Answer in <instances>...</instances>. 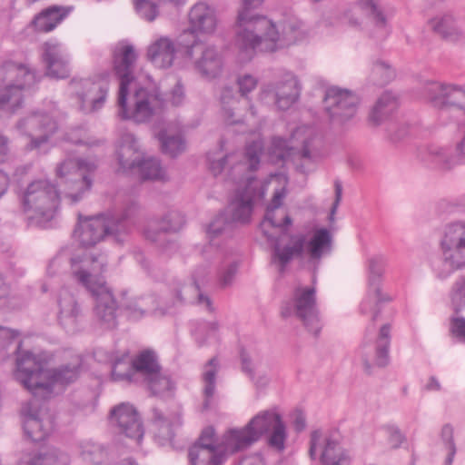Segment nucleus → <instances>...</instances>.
<instances>
[{"mask_svg":"<svg viewBox=\"0 0 465 465\" xmlns=\"http://www.w3.org/2000/svg\"><path fill=\"white\" fill-rule=\"evenodd\" d=\"M440 257L432 264L440 279H447L465 269V222L448 224L440 242Z\"/></svg>","mask_w":465,"mask_h":465,"instance_id":"9","label":"nucleus"},{"mask_svg":"<svg viewBox=\"0 0 465 465\" xmlns=\"http://www.w3.org/2000/svg\"><path fill=\"white\" fill-rule=\"evenodd\" d=\"M450 332L453 336L465 341V318L454 317L450 320Z\"/></svg>","mask_w":465,"mask_h":465,"instance_id":"60","label":"nucleus"},{"mask_svg":"<svg viewBox=\"0 0 465 465\" xmlns=\"http://www.w3.org/2000/svg\"><path fill=\"white\" fill-rule=\"evenodd\" d=\"M66 140L70 143L77 145H86V146H96L101 144L103 142L101 140L93 139L88 135L86 130L76 129L71 130L66 134Z\"/></svg>","mask_w":465,"mask_h":465,"instance_id":"56","label":"nucleus"},{"mask_svg":"<svg viewBox=\"0 0 465 465\" xmlns=\"http://www.w3.org/2000/svg\"><path fill=\"white\" fill-rule=\"evenodd\" d=\"M185 223L184 217L179 212H170L161 220L150 219L143 229L144 237L153 242L165 240L167 232L181 230Z\"/></svg>","mask_w":465,"mask_h":465,"instance_id":"29","label":"nucleus"},{"mask_svg":"<svg viewBox=\"0 0 465 465\" xmlns=\"http://www.w3.org/2000/svg\"><path fill=\"white\" fill-rule=\"evenodd\" d=\"M68 15V11L60 6H51L35 16L33 23L39 32L54 30Z\"/></svg>","mask_w":465,"mask_h":465,"instance_id":"39","label":"nucleus"},{"mask_svg":"<svg viewBox=\"0 0 465 465\" xmlns=\"http://www.w3.org/2000/svg\"><path fill=\"white\" fill-rule=\"evenodd\" d=\"M229 434H230V430L223 434L221 442L216 443L214 430L213 428L209 427V428L204 429L202 431L200 437L197 439V440L192 446H198L200 448H209V449L221 448L223 450V452H230V454H232V453L239 451L240 450H232L230 448V444H229L230 440H228Z\"/></svg>","mask_w":465,"mask_h":465,"instance_id":"43","label":"nucleus"},{"mask_svg":"<svg viewBox=\"0 0 465 465\" xmlns=\"http://www.w3.org/2000/svg\"><path fill=\"white\" fill-rule=\"evenodd\" d=\"M110 420L120 432L139 445L143 437V428L136 410L130 404L122 403L111 411Z\"/></svg>","mask_w":465,"mask_h":465,"instance_id":"27","label":"nucleus"},{"mask_svg":"<svg viewBox=\"0 0 465 465\" xmlns=\"http://www.w3.org/2000/svg\"><path fill=\"white\" fill-rule=\"evenodd\" d=\"M358 5L375 26L373 37L381 40L386 38L391 32L389 15L382 7L381 0H360Z\"/></svg>","mask_w":465,"mask_h":465,"instance_id":"31","label":"nucleus"},{"mask_svg":"<svg viewBox=\"0 0 465 465\" xmlns=\"http://www.w3.org/2000/svg\"><path fill=\"white\" fill-rule=\"evenodd\" d=\"M144 381L153 394L162 397L171 396L175 389V384L172 379L168 375L162 373L161 371L146 378Z\"/></svg>","mask_w":465,"mask_h":465,"instance_id":"44","label":"nucleus"},{"mask_svg":"<svg viewBox=\"0 0 465 465\" xmlns=\"http://www.w3.org/2000/svg\"><path fill=\"white\" fill-rule=\"evenodd\" d=\"M17 131L30 139L26 147L29 150H38L49 142L57 131V123L47 114L34 112L16 124Z\"/></svg>","mask_w":465,"mask_h":465,"instance_id":"19","label":"nucleus"},{"mask_svg":"<svg viewBox=\"0 0 465 465\" xmlns=\"http://www.w3.org/2000/svg\"><path fill=\"white\" fill-rule=\"evenodd\" d=\"M65 260L66 257L62 252L55 256L54 258H53L48 264L47 274L49 276H54L58 272Z\"/></svg>","mask_w":465,"mask_h":465,"instance_id":"61","label":"nucleus"},{"mask_svg":"<svg viewBox=\"0 0 465 465\" xmlns=\"http://www.w3.org/2000/svg\"><path fill=\"white\" fill-rule=\"evenodd\" d=\"M184 97L183 86L177 83L170 94L168 98L173 105H179Z\"/></svg>","mask_w":465,"mask_h":465,"instance_id":"62","label":"nucleus"},{"mask_svg":"<svg viewBox=\"0 0 465 465\" xmlns=\"http://www.w3.org/2000/svg\"><path fill=\"white\" fill-rule=\"evenodd\" d=\"M24 430L35 442H39L54 430V420L47 409L34 399L23 408Z\"/></svg>","mask_w":465,"mask_h":465,"instance_id":"23","label":"nucleus"},{"mask_svg":"<svg viewBox=\"0 0 465 465\" xmlns=\"http://www.w3.org/2000/svg\"><path fill=\"white\" fill-rule=\"evenodd\" d=\"M112 378L115 381L132 382L136 381L132 361H129L127 357L116 360L113 364Z\"/></svg>","mask_w":465,"mask_h":465,"instance_id":"48","label":"nucleus"},{"mask_svg":"<svg viewBox=\"0 0 465 465\" xmlns=\"http://www.w3.org/2000/svg\"><path fill=\"white\" fill-rule=\"evenodd\" d=\"M58 320L65 327L74 325L82 313L74 295L67 289L60 290L57 297Z\"/></svg>","mask_w":465,"mask_h":465,"instance_id":"34","label":"nucleus"},{"mask_svg":"<svg viewBox=\"0 0 465 465\" xmlns=\"http://www.w3.org/2000/svg\"><path fill=\"white\" fill-rule=\"evenodd\" d=\"M27 465H71V458L59 449L50 448L33 453Z\"/></svg>","mask_w":465,"mask_h":465,"instance_id":"40","label":"nucleus"},{"mask_svg":"<svg viewBox=\"0 0 465 465\" xmlns=\"http://www.w3.org/2000/svg\"><path fill=\"white\" fill-rule=\"evenodd\" d=\"M35 83V75L29 68L13 62L0 69V111L14 114L24 101L23 91Z\"/></svg>","mask_w":465,"mask_h":465,"instance_id":"10","label":"nucleus"},{"mask_svg":"<svg viewBox=\"0 0 465 465\" xmlns=\"http://www.w3.org/2000/svg\"><path fill=\"white\" fill-rule=\"evenodd\" d=\"M74 279L83 285L94 298V314L102 326L114 329L116 322V301L106 285L102 273L107 265L104 254L85 255L70 258Z\"/></svg>","mask_w":465,"mask_h":465,"instance_id":"5","label":"nucleus"},{"mask_svg":"<svg viewBox=\"0 0 465 465\" xmlns=\"http://www.w3.org/2000/svg\"><path fill=\"white\" fill-rule=\"evenodd\" d=\"M254 29L260 34L254 38L250 53L245 55L252 57L255 52L272 53L304 39L307 35L304 25L295 16H289L275 23L272 19H259Z\"/></svg>","mask_w":465,"mask_h":465,"instance_id":"8","label":"nucleus"},{"mask_svg":"<svg viewBox=\"0 0 465 465\" xmlns=\"http://www.w3.org/2000/svg\"><path fill=\"white\" fill-rule=\"evenodd\" d=\"M114 70L120 80L118 94V115L124 120L143 124L158 114L164 101L161 94L145 88H137L129 95L131 85L134 82V68L137 54L133 45L119 43L113 53Z\"/></svg>","mask_w":465,"mask_h":465,"instance_id":"3","label":"nucleus"},{"mask_svg":"<svg viewBox=\"0 0 465 465\" xmlns=\"http://www.w3.org/2000/svg\"><path fill=\"white\" fill-rule=\"evenodd\" d=\"M230 452H223L221 448L209 449L191 446L188 457L192 465H223Z\"/></svg>","mask_w":465,"mask_h":465,"instance_id":"38","label":"nucleus"},{"mask_svg":"<svg viewBox=\"0 0 465 465\" xmlns=\"http://www.w3.org/2000/svg\"><path fill=\"white\" fill-rule=\"evenodd\" d=\"M301 94V85L297 77L292 73H285L282 77L263 85L260 92V100L273 104L277 109L285 111L291 108Z\"/></svg>","mask_w":465,"mask_h":465,"instance_id":"17","label":"nucleus"},{"mask_svg":"<svg viewBox=\"0 0 465 465\" xmlns=\"http://www.w3.org/2000/svg\"><path fill=\"white\" fill-rule=\"evenodd\" d=\"M222 114L224 121L228 124H233L239 122L235 118V104L238 103L237 98L234 96L232 87H224L221 94Z\"/></svg>","mask_w":465,"mask_h":465,"instance_id":"50","label":"nucleus"},{"mask_svg":"<svg viewBox=\"0 0 465 465\" xmlns=\"http://www.w3.org/2000/svg\"><path fill=\"white\" fill-rule=\"evenodd\" d=\"M97 168L94 160L84 158H67L56 167V175L66 186L65 196L75 203L93 184L91 174Z\"/></svg>","mask_w":465,"mask_h":465,"instance_id":"13","label":"nucleus"},{"mask_svg":"<svg viewBox=\"0 0 465 465\" xmlns=\"http://www.w3.org/2000/svg\"><path fill=\"white\" fill-rule=\"evenodd\" d=\"M263 0H242V6L238 11L236 22L235 45L244 54L250 53L254 38L259 33L254 29V25L259 19H269L263 15H252V10L259 7Z\"/></svg>","mask_w":465,"mask_h":465,"instance_id":"22","label":"nucleus"},{"mask_svg":"<svg viewBox=\"0 0 465 465\" xmlns=\"http://www.w3.org/2000/svg\"><path fill=\"white\" fill-rule=\"evenodd\" d=\"M281 314L284 318L297 319L313 337H318L323 327L317 306L316 289L313 286L296 287L292 298L282 304Z\"/></svg>","mask_w":465,"mask_h":465,"instance_id":"11","label":"nucleus"},{"mask_svg":"<svg viewBox=\"0 0 465 465\" xmlns=\"http://www.w3.org/2000/svg\"><path fill=\"white\" fill-rule=\"evenodd\" d=\"M218 369L219 363L217 358L215 357L210 359L204 366V371L203 372V381L204 382V410H207L211 406V401L215 391V379Z\"/></svg>","mask_w":465,"mask_h":465,"instance_id":"42","label":"nucleus"},{"mask_svg":"<svg viewBox=\"0 0 465 465\" xmlns=\"http://www.w3.org/2000/svg\"><path fill=\"white\" fill-rule=\"evenodd\" d=\"M157 137L162 152L171 157H175L185 150V141L181 134L168 135L166 131H161Z\"/></svg>","mask_w":465,"mask_h":465,"instance_id":"45","label":"nucleus"},{"mask_svg":"<svg viewBox=\"0 0 465 465\" xmlns=\"http://www.w3.org/2000/svg\"><path fill=\"white\" fill-rule=\"evenodd\" d=\"M232 223L228 221L223 213L218 214L208 225L206 229L207 237L211 244H215L214 241L219 238H225L230 235Z\"/></svg>","mask_w":465,"mask_h":465,"instance_id":"46","label":"nucleus"},{"mask_svg":"<svg viewBox=\"0 0 465 465\" xmlns=\"http://www.w3.org/2000/svg\"><path fill=\"white\" fill-rule=\"evenodd\" d=\"M450 299L456 312L465 307V275L457 279L452 284Z\"/></svg>","mask_w":465,"mask_h":465,"instance_id":"52","label":"nucleus"},{"mask_svg":"<svg viewBox=\"0 0 465 465\" xmlns=\"http://www.w3.org/2000/svg\"><path fill=\"white\" fill-rule=\"evenodd\" d=\"M206 275L207 271L205 268L197 269L193 275V283L183 284L176 290L177 302H192L193 299H196L199 306L203 307L206 312L213 313L215 309L211 298L200 292V281Z\"/></svg>","mask_w":465,"mask_h":465,"instance_id":"30","label":"nucleus"},{"mask_svg":"<svg viewBox=\"0 0 465 465\" xmlns=\"http://www.w3.org/2000/svg\"><path fill=\"white\" fill-rule=\"evenodd\" d=\"M153 302L151 296L134 298L126 302L124 310L131 319L137 320L153 309Z\"/></svg>","mask_w":465,"mask_h":465,"instance_id":"47","label":"nucleus"},{"mask_svg":"<svg viewBox=\"0 0 465 465\" xmlns=\"http://www.w3.org/2000/svg\"><path fill=\"white\" fill-rule=\"evenodd\" d=\"M395 76L394 70L385 61L377 60L373 63L370 74V81L378 85L390 83Z\"/></svg>","mask_w":465,"mask_h":465,"instance_id":"49","label":"nucleus"},{"mask_svg":"<svg viewBox=\"0 0 465 465\" xmlns=\"http://www.w3.org/2000/svg\"><path fill=\"white\" fill-rule=\"evenodd\" d=\"M391 344V326L384 324L381 327L375 341L365 340L359 349L365 371L371 373L373 366L385 367L389 364V349Z\"/></svg>","mask_w":465,"mask_h":465,"instance_id":"25","label":"nucleus"},{"mask_svg":"<svg viewBox=\"0 0 465 465\" xmlns=\"http://www.w3.org/2000/svg\"><path fill=\"white\" fill-rule=\"evenodd\" d=\"M384 268L385 262L381 257L369 259V290L366 298L361 303V312L362 314H370L372 322L378 319L381 305L392 300L391 295L382 292L381 289Z\"/></svg>","mask_w":465,"mask_h":465,"instance_id":"20","label":"nucleus"},{"mask_svg":"<svg viewBox=\"0 0 465 465\" xmlns=\"http://www.w3.org/2000/svg\"><path fill=\"white\" fill-rule=\"evenodd\" d=\"M119 168L124 173L137 168L142 180H166L165 170L158 159L149 157L139 160V144L136 137L128 132L121 134L116 151Z\"/></svg>","mask_w":465,"mask_h":465,"instance_id":"12","label":"nucleus"},{"mask_svg":"<svg viewBox=\"0 0 465 465\" xmlns=\"http://www.w3.org/2000/svg\"><path fill=\"white\" fill-rule=\"evenodd\" d=\"M132 362L136 377L141 376L143 380L160 371L156 355L150 350L141 351Z\"/></svg>","mask_w":465,"mask_h":465,"instance_id":"41","label":"nucleus"},{"mask_svg":"<svg viewBox=\"0 0 465 465\" xmlns=\"http://www.w3.org/2000/svg\"><path fill=\"white\" fill-rule=\"evenodd\" d=\"M309 455L312 460L319 457L322 465H351V452L339 440L332 436H323L322 431L311 433Z\"/></svg>","mask_w":465,"mask_h":465,"instance_id":"16","label":"nucleus"},{"mask_svg":"<svg viewBox=\"0 0 465 465\" xmlns=\"http://www.w3.org/2000/svg\"><path fill=\"white\" fill-rule=\"evenodd\" d=\"M70 88L77 99L79 109L84 114H91L102 108L106 101L108 75L94 79L74 78L70 82Z\"/></svg>","mask_w":465,"mask_h":465,"instance_id":"15","label":"nucleus"},{"mask_svg":"<svg viewBox=\"0 0 465 465\" xmlns=\"http://www.w3.org/2000/svg\"><path fill=\"white\" fill-rule=\"evenodd\" d=\"M175 46L168 37H160L147 49L148 59L159 68L170 67L175 57Z\"/></svg>","mask_w":465,"mask_h":465,"instance_id":"33","label":"nucleus"},{"mask_svg":"<svg viewBox=\"0 0 465 465\" xmlns=\"http://www.w3.org/2000/svg\"><path fill=\"white\" fill-rule=\"evenodd\" d=\"M398 107V99L391 92H384L371 107L369 122L373 126L381 124Z\"/></svg>","mask_w":465,"mask_h":465,"instance_id":"36","label":"nucleus"},{"mask_svg":"<svg viewBox=\"0 0 465 465\" xmlns=\"http://www.w3.org/2000/svg\"><path fill=\"white\" fill-rule=\"evenodd\" d=\"M187 53L193 60L194 70L200 75L208 80L215 79L221 75L223 60L215 46L195 42Z\"/></svg>","mask_w":465,"mask_h":465,"instance_id":"26","label":"nucleus"},{"mask_svg":"<svg viewBox=\"0 0 465 465\" xmlns=\"http://www.w3.org/2000/svg\"><path fill=\"white\" fill-rule=\"evenodd\" d=\"M15 351V378L34 396L45 398L55 386H66L80 376L82 360L78 355H74L70 362L51 369L52 355L46 352L35 354L22 349L21 342Z\"/></svg>","mask_w":465,"mask_h":465,"instance_id":"4","label":"nucleus"},{"mask_svg":"<svg viewBox=\"0 0 465 465\" xmlns=\"http://www.w3.org/2000/svg\"><path fill=\"white\" fill-rule=\"evenodd\" d=\"M140 211L139 203L134 199L126 200L120 213H100L82 220L74 231V238L84 247H91L111 237L117 243H124L136 225Z\"/></svg>","mask_w":465,"mask_h":465,"instance_id":"6","label":"nucleus"},{"mask_svg":"<svg viewBox=\"0 0 465 465\" xmlns=\"http://www.w3.org/2000/svg\"><path fill=\"white\" fill-rule=\"evenodd\" d=\"M262 150V142L257 140L248 144L244 153L235 152L218 157L208 154L209 168L214 176L225 173L226 178L234 183L245 182L244 188L235 192L228 206L232 222L248 223L254 203L265 196L267 183L251 174L260 165Z\"/></svg>","mask_w":465,"mask_h":465,"instance_id":"2","label":"nucleus"},{"mask_svg":"<svg viewBox=\"0 0 465 465\" xmlns=\"http://www.w3.org/2000/svg\"><path fill=\"white\" fill-rule=\"evenodd\" d=\"M80 453L84 460L94 464L102 463L106 457V451L104 447L92 441L83 442Z\"/></svg>","mask_w":465,"mask_h":465,"instance_id":"51","label":"nucleus"},{"mask_svg":"<svg viewBox=\"0 0 465 465\" xmlns=\"http://www.w3.org/2000/svg\"><path fill=\"white\" fill-rule=\"evenodd\" d=\"M238 270V262L228 261L219 270V282L221 287L226 288L232 285Z\"/></svg>","mask_w":465,"mask_h":465,"instance_id":"55","label":"nucleus"},{"mask_svg":"<svg viewBox=\"0 0 465 465\" xmlns=\"http://www.w3.org/2000/svg\"><path fill=\"white\" fill-rule=\"evenodd\" d=\"M43 61L45 74L55 79H64L70 73V59L66 50L59 43L46 42L43 45Z\"/></svg>","mask_w":465,"mask_h":465,"instance_id":"28","label":"nucleus"},{"mask_svg":"<svg viewBox=\"0 0 465 465\" xmlns=\"http://www.w3.org/2000/svg\"><path fill=\"white\" fill-rule=\"evenodd\" d=\"M267 435V444L282 452L285 450L287 427L276 409L262 411L242 429H231L229 434L232 450H244Z\"/></svg>","mask_w":465,"mask_h":465,"instance_id":"7","label":"nucleus"},{"mask_svg":"<svg viewBox=\"0 0 465 465\" xmlns=\"http://www.w3.org/2000/svg\"><path fill=\"white\" fill-rule=\"evenodd\" d=\"M285 196V188L281 187L274 191L261 223L263 235L273 244L272 263L277 266L280 273L284 272L292 260L302 257L305 252L310 261L319 262L323 256L331 252L332 245L331 233L326 228L315 230L309 241L306 234L300 232L291 234L288 242L284 245L281 244L287 232V227L292 224V219L287 213L277 211Z\"/></svg>","mask_w":465,"mask_h":465,"instance_id":"1","label":"nucleus"},{"mask_svg":"<svg viewBox=\"0 0 465 465\" xmlns=\"http://www.w3.org/2000/svg\"><path fill=\"white\" fill-rule=\"evenodd\" d=\"M134 4L138 15L147 22L154 21L159 15L157 4L151 0H134Z\"/></svg>","mask_w":465,"mask_h":465,"instance_id":"53","label":"nucleus"},{"mask_svg":"<svg viewBox=\"0 0 465 465\" xmlns=\"http://www.w3.org/2000/svg\"><path fill=\"white\" fill-rule=\"evenodd\" d=\"M240 465H265V460L261 454L254 453L243 458Z\"/></svg>","mask_w":465,"mask_h":465,"instance_id":"64","label":"nucleus"},{"mask_svg":"<svg viewBox=\"0 0 465 465\" xmlns=\"http://www.w3.org/2000/svg\"><path fill=\"white\" fill-rule=\"evenodd\" d=\"M58 203L59 195L55 186L48 180L42 179L29 183L22 199L24 212L37 223L53 219Z\"/></svg>","mask_w":465,"mask_h":465,"instance_id":"14","label":"nucleus"},{"mask_svg":"<svg viewBox=\"0 0 465 465\" xmlns=\"http://www.w3.org/2000/svg\"><path fill=\"white\" fill-rule=\"evenodd\" d=\"M417 157L424 165L440 170H450L458 163H465V131L456 145V153L449 147L427 144L419 147Z\"/></svg>","mask_w":465,"mask_h":465,"instance_id":"21","label":"nucleus"},{"mask_svg":"<svg viewBox=\"0 0 465 465\" xmlns=\"http://www.w3.org/2000/svg\"><path fill=\"white\" fill-rule=\"evenodd\" d=\"M236 83L240 94L247 98L248 94L257 87L258 79L252 74H246L239 75Z\"/></svg>","mask_w":465,"mask_h":465,"instance_id":"58","label":"nucleus"},{"mask_svg":"<svg viewBox=\"0 0 465 465\" xmlns=\"http://www.w3.org/2000/svg\"><path fill=\"white\" fill-rule=\"evenodd\" d=\"M272 143L282 150L296 152L303 159H312L322 141L313 126L304 124L294 129L289 141L276 137Z\"/></svg>","mask_w":465,"mask_h":465,"instance_id":"24","label":"nucleus"},{"mask_svg":"<svg viewBox=\"0 0 465 465\" xmlns=\"http://www.w3.org/2000/svg\"><path fill=\"white\" fill-rule=\"evenodd\" d=\"M191 30L193 33L213 34L217 25L214 10L204 3L194 5L189 13Z\"/></svg>","mask_w":465,"mask_h":465,"instance_id":"32","label":"nucleus"},{"mask_svg":"<svg viewBox=\"0 0 465 465\" xmlns=\"http://www.w3.org/2000/svg\"><path fill=\"white\" fill-rule=\"evenodd\" d=\"M385 430L388 435L389 442L393 448H399L406 440L405 436L395 425L386 426Z\"/></svg>","mask_w":465,"mask_h":465,"instance_id":"59","label":"nucleus"},{"mask_svg":"<svg viewBox=\"0 0 465 465\" xmlns=\"http://www.w3.org/2000/svg\"><path fill=\"white\" fill-rule=\"evenodd\" d=\"M431 29L442 38L457 42L465 37L464 32L458 26L450 14H443L433 17L430 21Z\"/></svg>","mask_w":465,"mask_h":465,"instance_id":"37","label":"nucleus"},{"mask_svg":"<svg viewBox=\"0 0 465 465\" xmlns=\"http://www.w3.org/2000/svg\"><path fill=\"white\" fill-rule=\"evenodd\" d=\"M394 129H395V125L392 124L391 126V129L388 130L390 139L392 142H399V141L402 140L403 138H405L409 134V131L407 130V128L405 126H401L398 130H394Z\"/></svg>","mask_w":465,"mask_h":465,"instance_id":"63","label":"nucleus"},{"mask_svg":"<svg viewBox=\"0 0 465 465\" xmlns=\"http://www.w3.org/2000/svg\"><path fill=\"white\" fill-rule=\"evenodd\" d=\"M453 428L450 424H445L441 429L440 437L448 450V455L445 460V465H451L454 456L456 454V446L453 440Z\"/></svg>","mask_w":465,"mask_h":465,"instance_id":"57","label":"nucleus"},{"mask_svg":"<svg viewBox=\"0 0 465 465\" xmlns=\"http://www.w3.org/2000/svg\"><path fill=\"white\" fill-rule=\"evenodd\" d=\"M152 420L157 428V436L163 440H172L174 437V429L182 425V414L175 411L165 416L161 410L153 408L152 410Z\"/></svg>","mask_w":465,"mask_h":465,"instance_id":"35","label":"nucleus"},{"mask_svg":"<svg viewBox=\"0 0 465 465\" xmlns=\"http://www.w3.org/2000/svg\"><path fill=\"white\" fill-rule=\"evenodd\" d=\"M241 360L242 371L249 374V376L258 388H263L269 383L270 379L267 374L257 373L256 375L253 372L252 361L246 352L242 351L241 353Z\"/></svg>","mask_w":465,"mask_h":465,"instance_id":"54","label":"nucleus"},{"mask_svg":"<svg viewBox=\"0 0 465 465\" xmlns=\"http://www.w3.org/2000/svg\"><path fill=\"white\" fill-rule=\"evenodd\" d=\"M359 104L358 96L348 89L331 86L323 97L324 110L333 124H343L352 119Z\"/></svg>","mask_w":465,"mask_h":465,"instance_id":"18","label":"nucleus"}]
</instances>
